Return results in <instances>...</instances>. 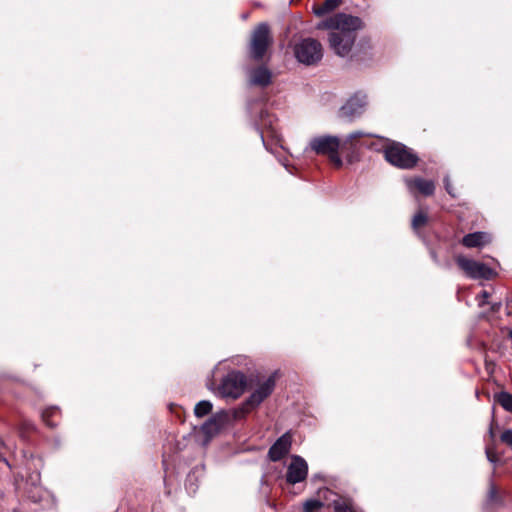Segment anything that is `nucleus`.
I'll list each match as a JSON object with an SVG mask.
<instances>
[{"mask_svg":"<svg viewBox=\"0 0 512 512\" xmlns=\"http://www.w3.org/2000/svg\"><path fill=\"white\" fill-rule=\"evenodd\" d=\"M405 183L409 191L413 192L416 189L425 196H430L435 191V183L421 177L407 178Z\"/></svg>","mask_w":512,"mask_h":512,"instance_id":"13","label":"nucleus"},{"mask_svg":"<svg viewBox=\"0 0 512 512\" xmlns=\"http://www.w3.org/2000/svg\"><path fill=\"white\" fill-rule=\"evenodd\" d=\"M318 29L329 30L330 48L338 56H347L356 40V32L363 28V22L359 17L338 13L317 25Z\"/></svg>","mask_w":512,"mask_h":512,"instance_id":"1","label":"nucleus"},{"mask_svg":"<svg viewBox=\"0 0 512 512\" xmlns=\"http://www.w3.org/2000/svg\"><path fill=\"white\" fill-rule=\"evenodd\" d=\"M275 388V376L270 375L262 383L258 385L250 397L242 404V406L229 410L220 411L203 424L202 430L206 434H214L224 425L231 421L244 418L251 410L259 406Z\"/></svg>","mask_w":512,"mask_h":512,"instance_id":"2","label":"nucleus"},{"mask_svg":"<svg viewBox=\"0 0 512 512\" xmlns=\"http://www.w3.org/2000/svg\"><path fill=\"white\" fill-rule=\"evenodd\" d=\"M498 403L509 412H512V395L507 392H501L498 395Z\"/></svg>","mask_w":512,"mask_h":512,"instance_id":"17","label":"nucleus"},{"mask_svg":"<svg viewBox=\"0 0 512 512\" xmlns=\"http://www.w3.org/2000/svg\"><path fill=\"white\" fill-rule=\"evenodd\" d=\"M246 379L240 372H231L223 380L219 387V393L223 397L238 398L244 392Z\"/></svg>","mask_w":512,"mask_h":512,"instance_id":"8","label":"nucleus"},{"mask_svg":"<svg viewBox=\"0 0 512 512\" xmlns=\"http://www.w3.org/2000/svg\"><path fill=\"white\" fill-rule=\"evenodd\" d=\"M490 242V236L485 232L467 234L462 239V244L467 248L482 247Z\"/></svg>","mask_w":512,"mask_h":512,"instance_id":"14","label":"nucleus"},{"mask_svg":"<svg viewBox=\"0 0 512 512\" xmlns=\"http://www.w3.org/2000/svg\"><path fill=\"white\" fill-rule=\"evenodd\" d=\"M335 512H354L352 506L345 501H337L334 503Z\"/></svg>","mask_w":512,"mask_h":512,"instance_id":"19","label":"nucleus"},{"mask_svg":"<svg viewBox=\"0 0 512 512\" xmlns=\"http://www.w3.org/2000/svg\"><path fill=\"white\" fill-rule=\"evenodd\" d=\"M262 125H263V126H267V125H268V123H267L266 121H264V120H263V121H262Z\"/></svg>","mask_w":512,"mask_h":512,"instance_id":"26","label":"nucleus"},{"mask_svg":"<svg viewBox=\"0 0 512 512\" xmlns=\"http://www.w3.org/2000/svg\"><path fill=\"white\" fill-rule=\"evenodd\" d=\"M366 97L363 95H355L347 100L340 108L338 116L342 120L352 121L358 118L365 109Z\"/></svg>","mask_w":512,"mask_h":512,"instance_id":"9","label":"nucleus"},{"mask_svg":"<svg viewBox=\"0 0 512 512\" xmlns=\"http://www.w3.org/2000/svg\"><path fill=\"white\" fill-rule=\"evenodd\" d=\"M294 53L297 60L306 65H313L322 59V46L312 38H306L295 45Z\"/></svg>","mask_w":512,"mask_h":512,"instance_id":"5","label":"nucleus"},{"mask_svg":"<svg viewBox=\"0 0 512 512\" xmlns=\"http://www.w3.org/2000/svg\"><path fill=\"white\" fill-rule=\"evenodd\" d=\"M509 337L512 339V329L509 332Z\"/></svg>","mask_w":512,"mask_h":512,"instance_id":"27","label":"nucleus"},{"mask_svg":"<svg viewBox=\"0 0 512 512\" xmlns=\"http://www.w3.org/2000/svg\"><path fill=\"white\" fill-rule=\"evenodd\" d=\"M213 405L210 401L202 400L194 408V413L198 418L204 417L211 412Z\"/></svg>","mask_w":512,"mask_h":512,"instance_id":"16","label":"nucleus"},{"mask_svg":"<svg viewBox=\"0 0 512 512\" xmlns=\"http://www.w3.org/2000/svg\"><path fill=\"white\" fill-rule=\"evenodd\" d=\"M370 136V134L364 133L363 131H356L348 135L347 140L352 142L356 138Z\"/></svg>","mask_w":512,"mask_h":512,"instance_id":"23","label":"nucleus"},{"mask_svg":"<svg viewBox=\"0 0 512 512\" xmlns=\"http://www.w3.org/2000/svg\"><path fill=\"white\" fill-rule=\"evenodd\" d=\"M292 444V435L289 432L284 433L277 441L270 447L268 456L272 461L281 460L286 454L289 453Z\"/></svg>","mask_w":512,"mask_h":512,"instance_id":"11","label":"nucleus"},{"mask_svg":"<svg viewBox=\"0 0 512 512\" xmlns=\"http://www.w3.org/2000/svg\"><path fill=\"white\" fill-rule=\"evenodd\" d=\"M272 42L269 27L265 23L258 25L253 31L250 53L255 60H261Z\"/></svg>","mask_w":512,"mask_h":512,"instance_id":"6","label":"nucleus"},{"mask_svg":"<svg viewBox=\"0 0 512 512\" xmlns=\"http://www.w3.org/2000/svg\"><path fill=\"white\" fill-rule=\"evenodd\" d=\"M312 151L319 155H327L330 161L336 166H342V159L338 154L340 140L336 136L322 135L314 137L309 142Z\"/></svg>","mask_w":512,"mask_h":512,"instance_id":"3","label":"nucleus"},{"mask_svg":"<svg viewBox=\"0 0 512 512\" xmlns=\"http://www.w3.org/2000/svg\"><path fill=\"white\" fill-rule=\"evenodd\" d=\"M340 3L341 0H325L321 5L315 6L313 11L317 16H323L336 9Z\"/></svg>","mask_w":512,"mask_h":512,"instance_id":"15","label":"nucleus"},{"mask_svg":"<svg viewBox=\"0 0 512 512\" xmlns=\"http://www.w3.org/2000/svg\"><path fill=\"white\" fill-rule=\"evenodd\" d=\"M271 80L272 73L265 66H259L248 71V83L252 86L267 87Z\"/></svg>","mask_w":512,"mask_h":512,"instance_id":"12","label":"nucleus"},{"mask_svg":"<svg viewBox=\"0 0 512 512\" xmlns=\"http://www.w3.org/2000/svg\"><path fill=\"white\" fill-rule=\"evenodd\" d=\"M308 474V464L302 457L294 455L291 463L287 467L286 480L289 484H297L306 479Z\"/></svg>","mask_w":512,"mask_h":512,"instance_id":"10","label":"nucleus"},{"mask_svg":"<svg viewBox=\"0 0 512 512\" xmlns=\"http://www.w3.org/2000/svg\"><path fill=\"white\" fill-rule=\"evenodd\" d=\"M456 263L461 270L472 279H485L489 280L494 276V271L487 265L467 258L463 255L456 257Z\"/></svg>","mask_w":512,"mask_h":512,"instance_id":"7","label":"nucleus"},{"mask_svg":"<svg viewBox=\"0 0 512 512\" xmlns=\"http://www.w3.org/2000/svg\"><path fill=\"white\" fill-rule=\"evenodd\" d=\"M501 441L512 448V430L507 429L501 434Z\"/></svg>","mask_w":512,"mask_h":512,"instance_id":"21","label":"nucleus"},{"mask_svg":"<svg viewBox=\"0 0 512 512\" xmlns=\"http://www.w3.org/2000/svg\"><path fill=\"white\" fill-rule=\"evenodd\" d=\"M322 502L319 500H308L304 504V511L305 512H313L319 508L322 507Z\"/></svg>","mask_w":512,"mask_h":512,"instance_id":"20","label":"nucleus"},{"mask_svg":"<svg viewBox=\"0 0 512 512\" xmlns=\"http://www.w3.org/2000/svg\"><path fill=\"white\" fill-rule=\"evenodd\" d=\"M444 186H445V190L447 191V193L452 196V197H456V194L454 193V189L450 183V180H449V177L446 176L444 178Z\"/></svg>","mask_w":512,"mask_h":512,"instance_id":"22","label":"nucleus"},{"mask_svg":"<svg viewBox=\"0 0 512 512\" xmlns=\"http://www.w3.org/2000/svg\"><path fill=\"white\" fill-rule=\"evenodd\" d=\"M486 456H487V459L492 463L497 461L496 454L489 448L486 449Z\"/></svg>","mask_w":512,"mask_h":512,"instance_id":"24","label":"nucleus"},{"mask_svg":"<svg viewBox=\"0 0 512 512\" xmlns=\"http://www.w3.org/2000/svg\"><path fill=\"white\" fill-rule=\"evenodd\" d=\"M427 222V215L423 212H418L415 214L412 220V226L414 229H418L422 226H424Z\"/></svg>","mask_w":512,"mask_h":512,"instance_id":"18","label":"nucleus"},{"mask_svg":"<svg viewBox=\"0 0 512 512\" xmlns=\"http://www.w3.org/2000/svg\"><path fill=\"white\" fill-rule=\"evenodd\" d=\"M482 295H483V297H485V298H486V297H488V293H487L486 291H484V292L482 293Z\"/></svg>","mask_w":512,"mask_h":512,"instance_id":"25","label":"nucleus"},{"mask_svg":"<svg viewBox=\"0 0 512 512\" xmlns=\"http://www.w3.org/2000/svg\"><path fill=\"white\" fill-rule=\"evenodd\" d=\"M385 158L392 165L410 169L418 162V157L406 146L395 143L385 149Z\"/></svg>","mask_w":512,"mask_h":512,"instance_id":"4","label":"nucleus"}]
</instances>
